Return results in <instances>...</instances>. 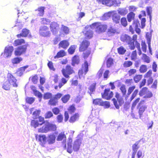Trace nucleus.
I'll return each instance as SVG.
<instances>
[{"instance_id":"obj_1","label":"nucleus","mask_w":158,"mask_h":158,"mask_svg":"<svg viewBox=\"0 0 158 158\" xmlns=\"http://www.w3.org/2000/svg\"><path fill=\"white\" fill-rule=\"evenodd\" d=\"M39 123H42V124H44L42 127L38 129L39 132L47 133L49 131H54L56 130V127L55 124L44 121V118L41 116L39 117Z\"/></svg>"},{"instance_id":"obj_2","label":"nucleus","mask_w":158,"mask_h":158,"mask_svg":"<svg viewBox=\"0 0 158 158\" xmlns=\"http://www.w3.org/2000/svg\"><path fill=\"white\" fill-rule=\"evenodd\" d=\"M121 40L124 43L129 45L130 48L134 50L135 48L134 41H132V38L127 34L122 35L120 37Z\"/></svg>"},{"instance_id":"obj_3","label":"nucleus","mask_w":158,"mask_h":158,"mask_svg":"<svg viewBox=\"0 0 158 158\" xmlns=\"http://www.w3.org/2000/svg\"><path fill=\"white\" fill-rule=\"evenodd\" d=\"M90 27L92 29H95L96 31L98 33L104 32L107 28V26L102 24L100 23H95L92 24Z\"/></svg>"},{"instance_id":"obj_4","label":"nucleus","mask_w":158,"mask_h":158,"mask_svg":"<svg viewBox=\"0 0 158 158\" xmlns=\"http://www.w3.org/2000/svg\"><path fill=\"white\" fill-rule=\"evenodd\" d=\"M99 3L105 4L107 6H118L120 4V2L117 0H97Z\"/></svg>"},{"instance_id":"obj_5","label":"nucleus","mask_w":158,"mask_h":158,"mask_svg":"<svg viewBox=\"0 0 158 158\" xmlns=\"http://www.w3.org/2000/svg\"><path fill=\"white\" fill-rule=\"evenodd\" d=\"M48 27L46 26H41L39 29L40 35L44 37H49L51 35L50 31H48Z\"/></svg>"},{"instance_id":"obj_6","label":"nucleus","mask_w":158,"mask_h":158,"mask_svg":"<svg viewBox=\"0 0 158 158\" xmlns=\"http://www.w3.org/2000/svg\"><path fill=\"white\" fill-rule=\"evenodd\" d=\"M62 72L66 78L69 79V75L74 73V71L70 65H67L65 69H62Z\"/></svg>"},{"instance_id":"obj_7","label":"nucleus","mask_w":158,"mask_h":158,"mask_svg":"<svg viewBox=\"0 0 158 158\" xmlns=\"http://www.w3.org/2000/svg\"><path fill=\"white\" fill-rule=\"evenodd\" d=\"M14 50L12 46H8L5 47L4 52V57L6 58L10 57Z\"/></svg>"},{"instance_id":"obj_8","label":"nucleus","mask_w":158,"mask_h":158,"mask_svg":"<svg viewBox=\"0 0 158 158\" xmlns=\"http://www.w3.org/2000/svg\"><path fill=\"white\" fill-rule=\"evenodd\" d=\"M27 48V46L26 45H22L18 47L15 51V55L19 56L25 53L26 51Z\"/></svg>"},{"instance_id":"obj_9","label":"nucleus","mask_w":158,"mask_h":158,"mask_svg":"<svg viewBox=\"0 0 158 158\" xmlns=\"http://www.w3.org/2000/svg\"><path fill=\"white\" fill-rule=\"evenodd\" d=\"M36 140H38L40 144L43 147H45L47 143V137L45 135H39L36 137Z\"/></svg>"},{"instance_id":"obj_10","label":"nucleus","mask_w":158,"mask_h":158,"mask_svg":"<svg viewBox=\"0 0 158 158\" xmlns=\"http://www.w3.org/2000/svg\"><path fill=\"white\" fill-rule=\"evenodd\" d=\"M50 28L53 34L55 35L58 33L59 29V27L56 23L52 22L50 24Z\"/></svg>"},{"instance_id":"obj_11","label":"nucleus","mask_w":158,"mask_h":158,"mask_svg":"<svg viewBox=\"0 0 158 158\" xmlns=\"http://www.w3.org/2000/svg\"><path fill=\"white\" fill-rule=\"evenodd\" d=\"M7 81H8L10 85H12L14 87H17L18 85L16 83V79L10 73H9L7 74Z\"/></svg>"},{"instance_id":"obj_12","label":"nucleus","mask_w":158,"mask_h":158,"mask_svg":"<svg viewBox=\"0 0 158 158\" xmlns=\"http://www.w3.org/2000/svg\"><path fill=\"white\" fill-rule=\"evenodd\" d=\"M55 139L56 136L54 135L50 134L47 137V143L49 144H52L55 142Z\"/></svg>"},{"instance_id":"obj_13","label":"nucleus","mask_w":158,"mask_h":158,"mask_svg":"<svg viewBox=\"0 0 158 158\" xmlns=\"http://www.w3.org/2000/svg\"><path fill=\"white\" fill-rule=\"evenodd\" d=\"M96 83L94 82L91 84L88 87V90L87 92L91 96H92V94H94V92L95 91L96 89Z\"/></svg>"},{"instance_id":"obj_14","label":"nucleus","mask_w":158,"mask_h":158,"mask_svg":"<svg viewBox=\"0 0 158 158\" xmlns=\"http://www.w3.org/2000/svg\"><path fill=\"white\" fill-rule=\"evenodd\" d=\"M89 44V41L85 40H84L82 43L81 45L79 48L80 51H83L88 47Z\"/></svg>"},{"instance_id":"obj_15","label":"nucleus","mask_w":158,"mask_h":158,"mask_svg":"<svg viewBox=\"0 0 158 158\" xmlns=\"http://www.w3.org/2000/svg\"><path fill=\"white\" fill-rule=\"evenodd\" d=\"M81 142L79 140H77L73 143V149L75 152H77L80 148Z\"/></svg>"},{"instance_id":"obj_16","label":"nucleus","mask_w":158,"mask_h":158,"mask_svg":"<svg viewBox=\"0 0 158 158\" xmlns=\"http://www.w3.org/2000/svg\"><path fill=\"white\" fill-rule=\"evenodd\" d=\"M63 139V141L62 143L65 144L66 143V137L65 134H64V132H62L61 133H60L58 135L56 140L58 141H60Z\"/></svg>"},{"instance_id":"obj_17","label":"nucleus","mask_w":158,"mask_h":158,"mask_svg":"<svg viewBox=\"0 0 158 158\" xmlns=\"http://www.w3.org/2000/svg\"><path fill=\"white\" fill-rule=\"evenodd\" d=\"M112 19L114 23L116 24L118 23L120 21V16L117 14L115 13L112 15Z\"/></svg>"},{"instance_id":"obj_18","label":"nucleus","mask_w":158,"mask_h":158,"mask_svg":"<svg viewBox=\"0 0 158 158\" xmlns=\"http://www.w3.org/2000/svg\"><path fill=\"white\" fill-rule=\"evenodd\" d=\"M69 42L66 40H64L60 41L59 44V47L66 49L69 45Z\"/></svg>"},{"instance_id":"obj_19","label":"nucleus","mask_w":158,"mask_h":158,"mask_svg":"<svg viewBox=\"0 0 158 158\" xmlns=\"http://www.w3.org/2000/svg\"><path fill=\"white\" fill-rule=\"evenodd\" d=\"M140 141V140L136 142L132 146V149L133 151L132 153L136 154L138 149L139 148V143Z\"/></svg>"},{"instance_id":"obj_20","label":"nucleus","mask_w":158,"mask_h":158,"mask_svg":"<svg viewBox=\"0 0 158 158\" xmlns=\"http://www.w3.org/2000/svg\"><path fill=\"white\" fill-rule=\"evenodd\" d=\"M83 33L84 34L85 37L89 39L93 37V32L91 30L84 31Z\"/></svg>"},{"instance_id":"obj_21","label":"nucleus","mask_w":158,"mask_h":158,"mask_svg":"<svg viewBox=\"0 0 158 158\" xmlns=\"http://www.w3.org/2000/svg\"><path fill=\"white\" fill-rule=\"evenodd\" d=\"M29 33V30L26 29H24L22 30V33L17 35V36L18 38H20L21 37H26Z\"/></svg>"},{"instance_id":"obj_22","label":"nucleus","mask_w":158,"mask_h":158,"mask_svg":"<svg viewBox=\"0 0 158 158\" xmlns=\"http://www.w3.org/2000/svg\"><path fill=\"white\" fill-rule=\"evenodd\" d=\"M80 62L79 57L77 56H74L72 59V65L74 66L75 64H78Z\"/></svg>"},{"instance_id":"obj_23","label":"nucleus","mask_w":158,"mask_h":158,"mask_svg":"<svg viewBox=\"0 0 158 158\" xmlns=\"http://www.w3.org/2000/svg\"><path fill=\"white\" fill-rule=\"evenodd\" d=\"M118 12L119 14L123 16L126 15L128 12L126 8H119L118 10Z\"/></svg>"},{"instance_id":"obj_24","label":"nucleus","mask_w":158,"mask_h":158,"mask_svg":"<svg viewBox=\"0 0 158 158\" xmlns=\"http://www.w3.org/2000/svg\"><path fill=\"white\" fill-rule=\"evenodd\" d=\"M44 9L45 7H44L41 6L39 7L37 10H36L35 11L38 12L37 15L38 16H43L44 14Z\"/></svg>"},{"instance_id":"obj_25","label":"nucleus","mask_w":158,"mask_h":158,"mask_svg":"<svg viewBox=\"0 0 158 158\" xmlns=\"http://www.w3.org/2000/svg\"><path fill=\"white\" fill-rule=\"evenodd\" d=\"M69 29L68 27L62 25L60 30V32L66 34L69 33Z\"/></svg>"},{"instance_id":"obj_26","label":"nucleus","mask_w":158,"mask_h":158,"mask_svg":"<svg viewBox=\"0 0 158 158\" xmlns=\"http://www.w3.org/2000/svg\"><path fill=\"white\" fill-rule=\"evenodd\" d=\"M116 31V30L112 26L109 27L108 29L107 34L109 36H111L114 34Z\"/></svg>"},{"instance_id":"obj_27","label":"nucleus","mask_w":158,"mask_h":158,"mask_svg":"<svg viewBox=\"0 0 158 158\" xmlns=\"http://www.w3.org/2000/svg\"><path fill=\"white\" fill-rule=\"evenodd\" d=\"M147 106L145 105L142 106L139 109V118H141L143 114L147 108Z\"/></svg>"},{"instance_id":"obj_28","label":"nucleus","mask_w":158,"mask_h":158,"mask_svg":"<svg viewBox=\"0 0 158 158\" xmlns=\"http://www.w3.org/2000/svg\"><path fill=\"white\" fill-rule=\"evenodd\" d=\"M65 55V52L64 50H61L56 55L54 56L55 59L58 58L60 57H62Z\"/></svg>"},{"instance_id":"obj_29","label":"nucleus","mask_w":158,"mask_h":158,"mask_svg":"<svg viewBox=\"0 0 158 158\" xmlns=\"http://www.w3.org/2000/svg\"><path fill=\"white\" fill-rule=\"evenodd\" d=\"M72 139H70L69 140V142L67 143V152L69 153H71L72 152Z\"/></svg>"},{"instance_id":"obj_30","label":"nucleus","mask_w":158,"mask_h":158,"mask_svg":"<svg viewBox=\"0 0 158 158\" xmlns=\"http://www.w3.org/2000/svg\"><path fill=\"white\" fill-rule=\"evenodd\" d=\"M28 67V65H26L20 68L19 70L17 72V73L20 76L23 75V72L25 69Z\"/></svg>"},{"instance_id":"obj_31","label":"nucleus","mask_w":158,"mask_h":158,"mask_svg":"<svg viewBox=\"0 0 158 158\" xmlns=\"http://www.w3.org/2000/svg\"><path fill=\"white\" fill-rule=\"evenodd\" d=\"M42 125V123H39L37 120H32L31 122V125L33 126L35 128H36L39 125Z\"/></svg>"},{"instance_id":"obj_32","label":"nucleus","mask_w":158,"mask_h":158,"mask_svg":"<svg viewBox=\"0 0 158 158\" xmlns=\"http://www.w3.org/2000/svg\"><path fill=\"white\" fill-rule=\"evenodd\" d=\"M147 12V15L149 16L150 19V23H151V20L152 19V16L151 15V13L152 12V8L150 6L147 7L146 8Z\"/></svg>"},{"instance_id":"obj_33","label":"nucleus","mask_w":158,"mask_h":158,"mask_svg":"<svg viewBox=\"0 0 158 158\" xmlns=\"http://www.w3.org/2000/svg\"><path fill=\"white\" fill-rule=\"evenodd\" d=\"M10 83H9L8 81L7 80L5 81L3 84L2 88L5 90H8L10 89Z\"/></svg>"},{"instance_id":"obj_34","label":"nucleus","mask_w":158,"mask_h":158,"mask_svg":"<svg viewBox=\"0 0 158 158\" xmlns=\"http://www.w3.org/2000/svg\"><path fill=\"white\" fill-rule=\"evenodd\" d=\"M70 97V95L69 94H67L63 96L61 98V100L63 103H65L69 100Z\"/></svg>"},{"instance_id":"obj_35","label":"nucleus","mask_w":158,"mask_h":158,"mask_svg":"<svg viewBox=\"0 0 158 158\" xmlns=\"http://www.w3.org/2000/svg\"><path fill=\"white\" fill-rule=\"evenodd\" d=\"M23 59L21 57H16L12 59L11 61L13 64H16L19 63Z\"/></svg>"},{"instance_id":"obj_36","label":"nucleus","mask_w":158,"mask_h":158,"mask_svg":"<svg viewBox=\"0 0 158 158\" xmlns=\"http://www.w3.org/2000/svg\"><path fill=\"white\" fill-rule=\"evenodd\" d=\"M24 43V40L23 39L17 40L15 41L13 45L14 46H16L21 45L22 43Z\"/></svg>"},{"instance_id":"obj_37","label":"nucleus","mask_w":158,"mask_h":158,"mask_svg":"<svg viewBox=\"0 0 158 158\" xmlns=\"http://www.w3.org/2000/svg\"><path fill=\"white\" fill-rule=\"evenodd\" d=\"M58 100H56L54 97L50 98L48 102L49 104L52 106H56L58 102Z\"/></svg>"},{"instance_id":"obj_38","label":"nucleus","mask_w":158,"mask_h":158,"mask_svg":"<svg viewBox=\"0 0 158 158\" xmlns=\"http://www.w3.org/2000/svg\"><path fill=\"white\" fill-rule=\"evenodd\" d=\"M110 89H106L103 93H102V98L106 99L107 96L108 95V93L109 92Z\"/></svg>"},{"instance_id":"obj_39","label":"nucleus","mask_w":158,"mask_h":158,"mask_svg":"<svg viewBox=\"0 0 158 158\" xmlns=\"http://www.w3.org/2000/svg\"><path fill=\"white\" fill-rule=\"evenodd\" d=\"M135 14L133 12H131L129 13L127 15V20L128 22H130L132 19L134 18Z\"/></svg>"},{"instance_id":"obj_40","label":"nucleus","mask_w":158,"mask_h":158,"mask_svg":"<svg viewBox=\"0 0 158 158\" xmlns=\"http://www.w3.org/2000/svg\"><path fill=\"white\" fill-rule=\"evenodd\" d=\"M41 23L42 24L48 25L50 22V20L46 18H42L40 19Z\"/></svg>"},{"instance_id":"obj_41","label":"nucleus","mask_w":158,"mask_h":158,"mask_svg":"<svg viewBox=\"0 0 158 158\" xmlns=\"http://www.w3.org/2000/svg\"><path fill=\"white\" fill-rule=\"evenodd\" d=\"M102 102L103 101L101 99L97 98L94 100L93 103L95 105H99L101 106Z\"/></svg>"},{"instance_id":"obj_42","label":"nucleus","mask_w":158,"mask_h":158,"mask_svg":"<svg viewBox=\"0 0 158 158\" xmlns=\"http://www.w3.org/2000/svg\"><path fill=\"white\" fill-rule=\"evenodd\" d=\"M76 46L75 45L71 46L68 50V52L70 54H73L75 52Z\"/></svg>"},{"instance_id":"obj_43","label":"nucleus","mask_w":158,"mask_h":158,"mask_svg":"<svg viewBox=\"0 0 158 158\" xmlns=\"http://www.w3.org/2000/svg\"><path fill=\"white\" fill-rule=\"evenodd\" d=\"M40 111V110H37L34 111L32 114L33 118L34 119L37 118L39 116Z\"/></svg>"},{"instance_id":"obj_44","label":"nucleus","mask_w":158,"mask_h":158,"mask_svg":"<svg viewBox=\"0 0 158 158\" xmlns=\"http://www.w3.org/2000/svg\"><path fill=\"white\" fill-rule=\"evenodd\" d=\"M78 117V114L76 113L74 115L71 117L69 121L70 123L73 122L76 120Z\"/></svg>"},{"instance_id":"obj_45","label":"nucleus","mask_w":158,"mask_h":158,"mask_svg":"<svg viewBox=\"0 0 158 158\" xmlns=\"http://www.w3.org/2000/svg\"><path fill=\"white\" fill-rule=\"evenodd\" d=\"M148 88L146 87H144L143 88L139 93V95L140 96H143L144 94H145Z\"/></svg>"},{"instance_id":"obj_46","label":"nucleus","mask_w":158,"mask_h":158,"mask_svg":"<svg viewBox=\"0 0 158 158\" xmlns=\"http://www.w3.org/2000/svg\"><path fill=\"white\" fill-rule=\"evenodd\" d=\"M118 53L120 54H123L126 52V50L123 47L121 46L118 48Z\"/></svg>"},{"instance_id":"obj_47","label":"nucleus","mask_w":158,"mask_h":158,"mask_svg":"<svg viewBox=\"0 0 158 158\" xmlns=\"http://www.w3.org/2000/svg\"><path fill=\"white\" fill-rule=\"evenodd\" d=\"M142 77V75H136L134 78V80L135 83H138L141 80Z\"/></svg>"},{"instance_id":"obj_48","label":"nucleus","mask_w":158,"mask_h":158,"mask_svg":"<svg viewBox=\"0 0 158 158\" xmlns=\"http://www.w3.org/2000/svg\"><path fill=\"white\" fill-rule=\"evenodd\" d=\"M147 70V66L145 65H142L140 67L139 71L141 73H144Z\"/></svg>"},{"instance_id":"obj_49","label":"nucleus","mask_w":158,"mask_h":158,"mask_svg":"<svg viewBox=\"0 0 158 158\" xmlns=\"http://www.w3.org/2000/svg\"><path fill=\"white\" fill-rule=\"evenodd\" d=\"M141 44L142 46V51L143 52H146L147 46L145 43V42L143 41V40H142L141 42Z\"/></svg>"},{"instance_id":"obj_50","label":"nucleus","mask_w":158,"mask_h":158,"mask_svg":"<svg viewBox=\"0 0 158 158\" xmlns=\"http://www.w3.org/2000/svg\"><path fill=\"white\" fill-rule=\"evenodd\" d=\"M52 94L51 93H47L44 94L43 98L44 99H48L51 98Z\"/></svg>"},{"instance_id":"obj_51","label":"nucleus","mask_w":158,"mask_h":158,"mask_svg":"<svg viewBox=\"0 0 158 158\" xmlns=\"http://www.w3.org/2000/svg\"><path fill=\"white\" fill-rule=\"evenodd\" d=\"M142 55L143 59L144 60V62L147 63H149L150 62L149 57L144 53Z\"/></svg>"},{"instance_id":"obj_52","label":"nucleus","mask_w":158,"mask_h":158,"mask_svg":"<svg viewBox=\"0 0 158 158\" xmlns=\"http://www.w3.org/2000/svg\"><path fill=\"white\" fill-rule=\"evenodd\" d=\"M121 23L122 25L125 27L127 25V22L126 18L123 17L120 20Z\"/></svg>"},{"instance_id":"obj_53","label":"nucleus","mask_w":158,"mask_h":158,"mask_svg":"<svg viewBox=\"0 0 158 158\" xmlns=\"http://www.w3.org/2000/svg\"><path fill=\"white\" fill-rule=\"evenodd\" d=\"M139 92L138 89H135L132 94L131 97L130 98L131 101H132L135 98L136 96Z\"/></svg>"},{"instance_id":"obj_54","label":"nucleus","mask_w":158,"mask_h":158,"mask_svg":"<svg viewBox=\"0 0 158 158\" xmlns=\"http://www.w3.org/2000/svg\"><path fill=\"white\" fill-rule=\"evenodd\" d=\"M26 102L30 104H32L34 101V98L31 97H27L26 99Z\"/></svg>"},{"instance_id":"obj_55","label":"nucleus","mask_w":158,"mask_h":158,"mask_svg":"<svg viewBox=\"0 0 158 158\" xmlns=\"http://www.w3.org/2000/svg\"><path fill=\"white\" fill-rule=\"evenodd\" d=\"M113 59L110 58L107 61V66L108 67H110L113 64Z\"/></svg>"},{"instance_id":"obj_56","label":"nucleus","mask_w":158,"mask_h":158,"mask_svg":"<svg viewBox=\"0 0 158 158\" xmlns=\"http://www.w3.org/2000/svg\"><path fill=\"white\" fill-rule=\"evenodd\" d=\"M88 67L89 65L87 61H85L84 64V71L85 73V74L88 71Z\"/></svg>"},{"instance_id":"obj_57","label":"nucleus","mask_w":158,"mask_h":158,"mask_svg":"<svg viewBox=\"0 0 158 158\" xmlns=\"http://www.w3.org/2000/svg\"><path fill=\"white\" fill-rule=\"evenodd\" d=\"M132 64V63L130 61H125L123 64V66L125 68L130 67Z\"/></svg>"},{"instance_id":"obj_58","label":"nucleus","mask_w":158,"mask_h":158,"mask_svg":"<svg viewBox=\"0 0 158 158\" xmlns=\"http://www.w3.org/2000/svg\"><path fill=\"white\" fill-rule=\"evenodd\" d=\"M135 88V85L129 87L128 90L127 95L128 96L130 95Z\"/></svg>"},{"instance_id":"obj_59","label":"nucleus","mask_w":158,"mask_h":158,"mask_svg":"<svg viewBox=\"0 0 158 158\" xmlns=\"http://www.w3.org/2000/svg\"><path fill=\"white\" fill-rule=\"evenodd\" d=\"M151 35H148L147 40V42L148 45V48L149 50H151V40H150Z\"/></svg>"},{"instance_id":"obj_60","label":"nucleus","mask_w":158,"mask_h":158,"mask_svg":"<svg viewBox=\"0 0 158 158\" xmlns=\"http://www.w3.org/2000/svg\"><path fill=\"white\" fill-rule=\"evenodd\" d=\"M140 99V98H137L133 103L131 108V110H133L137 104L139 102Z\"/></svg>"},{"instance_id":"obj_61","label":"nucleus","mask_w":158,"mask_h":158,"mask_svg":"<svg viewBox=\"0 0 158 158\" xmlns=\"http://www.w3.org/2000/svg\"><path fill=\"white\" fill-rule=\"evenodd\" d=\"M53 116L52 113L51 111H48L46 113L45 118H50Z\"/></svg>"},{"instance_id":"obj_62","label":"nucleus","mask_w":158,"mask_h":158,"mask_svg":"<svg viewBox=\"0 0 158 158\" xmlns=\"http://www.w3.org/2000/svg\"><path fill=\"white\" fill-rule=\"evenodd\" d=\"M91 52L89 50H87L83 53V57L85 59L87 58L89 56Z\"/></svg>"},{"instance_id":"obj_63","label":"nucleus","mask_w":158,"mask_h":158,"mask_svg":"<svg viewBox=\"0 0 158 158\" xmlns=\"http://www.w3.org/2000/svg\"><path fill=\"white\" fill-rule=\"evenodd\" d=\"M120 89L123 93V95H124L126 94V90L125 85H122L120 88Z\"/></svg>"},{"instance_id":"obj_64","label":"nucleus","mask_w":158,"mask_h":158,"mask_svg":"<svg viewBox=\"0 0 158 158\" xmlns=\"http://www.w3.org/2000/svg\"><path fill=\"white\" fill-rule=\"evenodd\" d=\"M48 66L49 69L51 70H52L54 71H55V69L54 68L53 65V63L51 61H49L48 63Z\"/></svg>"}]
</instances>
